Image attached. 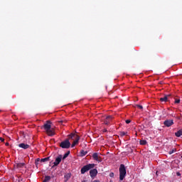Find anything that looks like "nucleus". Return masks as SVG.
<instances>
[{"label":"nucleus","mask_w":182,"mask_h":182,"mask_svg":"<svg viewBox=\"0 0 182 182\" xmlns=\"http://www.w3.org/2000/svg\"><path fill=\"white\" fill-rule=\"evenodd\" d=\"M52 122L50 120L46 121V123L43 124L41 127L46 130V134L48 136H55V129L52 128Z\"/></svg>","instance_id":"f257e3e1"},{"label":"nucleus","mask_w":182,"mask_h":182,"mask_svg":"<svg viewBox=\"0 0 182 182\" xmlns=\"http://www.w3.org/2000/svg\"><path fill=\"white\" fill-rule=\"evenodd\" d=\"M127 171H126V166L124 164H121L119 166V180L120 181H123L124 178L126 177Z\"/></svg>","instance_id":"f03ea898"},{"label":"nucleus","mask_w":182,"mask_h":182,"mask_svg":"<svg viewBox=\"0 0 182 182\" xmlns=\"http://www.w3.org/2000/svg\"><path fill=\"white\" fill-rule=\"evenodd\" d=\"M95 164H89L85 166H84L81 168V174H85L87 171H89V170H92V168H95Z\"/></svg>","instance_id":"7ed1b4c3"},{"label":"nucleus","mask_w":182,"mask_h":182,"mask_svg":"<svg viewBox=\"0 0 182 182\" xmlns=\"http://www.w3.org/2000/svg\"><path fill=\"white\" fill-rule=\"evenodd\" d=\"M60 147H61V149H69V147H70V141H69V139L61 141L60 144Z\"/></svg>","instance_id":"20e7f679"},{"label":"nucleus","mask_w":182,"mask_h":182,"mask_svg":"<svg viewBox=\"0 0 182 182\" xmlns=\"http://www.w3.org/2000/svg\"><path fill=\"white\" fill-rule=\"evenodd\" d=\"M164 124L166 127H171L174 124V121L173 119H166L164 122Z\"/></svg>","instance_id":"39448f33"},{"label":"nucleus","mask_w":182,"mask_h":182,"mask_svg":"<svg viewBox=\"0 0 182 182\" xmlns=\"http://www.w3.org/2000/svg\"><path fill=\"white\" fill-rule=\"evenodd\" d=\"M92 159L93 160H95V161H98V163H102V157H100L97 153H94L92 154Z\"/></svg>","instance_id":"423d86ee"},{"label":"nucleus","mask_w":182,"mask_h":182,"mask_svg":"<svg viewBox=\"0 0 182 182\" xmlns=\"http://www.w3.org/2000/svg\"><path fill=\"white\" fill-rule=\"evenodd\" d=\"M90 175L92 178H94V177H96L97 176V169L93 168L90 171Z\"/></svg>","instance_id":"0eeeda50"},{"label":"nucleus","mask_w":182,"mask_h":182,"mask_svg":"<svg viewBox=\"0 0 182 182\" xmlns=\"http://www.w3.org/2000/svg\"><path fill=\"white\" fill-rule=\"evenodd\" d=\"M113 119V117L109 115L106 117V119L104 120V124H106V126H109L110 124V120Z\"/></svg>","instance_id":"6e6552de"},{"label":"nucleus","mask_w":182,"mask_h":182,"mask_svg":"<svg viewBox=\"0 0 182 182\" xmlns=\"http://www.w3.org/2000/svg\"><path fill=\"white\" fill-rule=\"evenodd\" d=\"M62 161V155H59L56 159L54 162V166H59L60 162Z\"/></svg>","instance_id":"1a4fd4ad"},{"label":"nucleus","mask_w":182,"mask_h":182,"mask_svg":"<svg viewBox=\"0 0 182 182\" xmlns=\"http://www.w3.org/2000/svg\"><path fill=\"white\" fill-rule=\"evenodd\" d=\"M80 140V136H77L75 139L74 141L73 142V144H71V147L72 149H73V147H75V146H76V144H79V141Z\"/></svg>","instance_id":"9d476101"},{"label":"nucleus","mask_w":182,"mask_h":182,"mask_svg":"<svg viewBox=\"0 0 182 182\" xmlns=\"http://www.w3.org/2000/svg\"><path fill=\"white\" fill-rule=\"evenodd\" d=\"M168 97H170V95H165L164 97H161L159 99L160 102H161L162 103H166V102H168Z\"/></svg>","instance_id":"9b49d317"},{"label":"nucleus","mask_w":182,"mask_h":182,"mask_svg":"<svg viewBox=\"0 0 182 182\" xmlns=\"http://www.w3.org/2000/svg\"><path fill=\"white\" fill-rule=\"evenodd\" d=\"M18 147H20L21 149H23L24 150H26L27 149H29L30 146L29 144L21 143L18 144Z\"/></svg>","instance_id":"f8f14e48"},{"label":"nucleus","mask_w":182,"mask_h":182,"mask_svg":"<svg viewBox=\"0 0 182 182\" xmlns=\"http://www.w3.org/2000/svg\"><path fill=\"white\" fill-rule=\"evenodd\" d=\"M79 135L76 134H70L68 135V139L71 140H75L77 137H78Z\"/></svg>","instance_id":"ddd939ff"},{"label":"nucleus","mask_w":182,"mask_h":182,"mask_svg":"<svg viewBox=\"0 0 182 182\" xmlns=\"http://www.w3.org/2000/svg\"><path fill=\"white\" fill-rule=\"evenodd\" d=\"M175 136H176V137H181V136H182V129H180L179 131L176 132Z\"/></svg>","instance_id":"4468645a"},{"label":"nucleus","mask_w":182,"mask_h":182,"mask_svg":"<svg viewBox=\"0 0 182 182\" xmlns=\"http://www.w3.org/2000/svg\"><path fill=\"white\" fill-rule=\"evenodd\" d=\"M50 159V156L44 158V159H41V163H45L46 161H49Z\"/></svg>","instance_id":"2eb2a0df"},{"label":"nucleus","mask_w":182,"mask_h":182,"mask_svg":"<svg viewBox=\"0 0 182 182\" xmlns=\"http://www.w3.org/2000/svg\"><path fill=\"white\" fill-rule=\"evenodd\" d=\"M23 166H25V163H18L16 164V167L18 168H22V167H23Z\"/></svg>","instance_id":"dca6fc26"},{"label":"nucleus","mask_w":182,"mask_h":182,"mask_svg":"<svg viewBox=\"0 0 182 182\" xmlns=\"http://www.w3.org/2000/svg\"><path fill=\"white\" fill-rule=\"evenodd\" d=\"M80 154H81V156L83 157L84 156H86V154H87V151L81 150Z\"/></svg>","instance_id":"f3484780"},{"label":"nucleus","mask_w":182,"mask_h":182,"mask_svg":"<svg viewBox=\"0 0 182 182\" xmlns=\"http://www.w3.org/2000/svg\"><path fill=\"white\" fill-rule=\"evenodd\" d=\"M70 154V151H67V152L64 154V156H63V160H65V159H67V157H68Z\"/></svg>","instance_id":"a211bd4d"},{"label":"nucleus","mask_w":182,"mask_h":182,"mask_svg":"<svg viewBox=\"0 0 182 182\" xmlns=\"http://www.w3.org/2000/svg\"><path fill=\"white\" fill-rule=\"evenodd\" d=\"M50 176H46L45 178H44V180L43 181L44 182H48V181H50Z\"/></svg>","instance_id":"6ab92c4d"},{"label":"nucleus","mask_w":182,"mask_h":182,"mask_svg":"<svg viewBox=\"0 0 182 182\" xmlns=\"http://www.w3.org/2000/svg\"><path fill=\"white\" fill-rule=\"evenodd\" d=\"M140 144L141 146H146V144H147V141H146V140H141L140 141Z\"/></svg>","instance_id":"aec40b11"},{"label":"nucleus","mask_w":182,"mask_h":182,"mask_svg":"<svg viewBox=\"0 0 182 182\" xmlns=\"http://www.w3.org/2000/svg\"><path fill=\"white\" fill-rule=\"evenodd\" d=\"M20 136L21 137H23V139H25V137H26V134H25L24 132H20Z\"/></svg>","instance_id":"412c9836"},{"label":"nucleus","mask_w":182,"mask_h":182,"mask_svg":"<svg viewBox=\"0 0 182 182\" xmlns=\"http://www.w3.org/2000/svg\"><path fill=\"white\" fill-rule=\"evenodd\" d=\"M127 134V132H119V136H121V137H123L124 136H126Z\"/></svg>","instance_id":"4be33fe9"},{"label":"nucleus","mask_w":182,"mask_h":182,"mask_svg":"<svg viewBox=\"0 0 182 182\" xmlns=\"http://www.w3.org/2000/svg\"><path fill=\"white\" fill-rule=\"evenodd\" d=\"M65 178H66V180H69V178H70V173H67L65 175Z\"/></svg>","instance_id":"5701e85b"},{"label":"nucleus","mask_w":182,"mask_h":182,"mask_svg":"<svg viewBox=\"0 0 182 182\" xmlns=\"http://www.w3.org/2000/svg\"><path fill=\"white\" fill-rule=\"evenodd\" d=\"M39 161H41V159L38 158V159L36 160V166H38Z\"/></svg>","instance_id":"b1692460"},{"label":"nucleus","mask_w":182,"mask_h":182,"mask_svg":"<svg viewBox=\"0 0 182 182\" xmlns=\"http://www.w3.org/2000/svg\"><path fill=\"white\" fill-rule=\"evenodd\" d=\"M174 103H175V104H178V103H180V99H175Z\"/></svg>","instance_id":"393cba45"},{"label":"nucleus","mask_w":182,"mask_h":182,"mask_svg":"<svg viewBox=\"0 0 182 182\" xmlns=\"http://www.w3.org/2000/svg\"><path fill=\"white\" fill-rule=\"evenodd\" d=\"M125 123H127V124H129V123H132V120H130V119H127V120L125 121Z\"/></svg>","instance_id":"a878e982"},{"label":"nucleus","mask_w":182,"mask_h":182,"mask_svg":"<svg viewBox=\"0 0 182 182\" xmlns=\"http://www.w3.org/2000/svg\"><path fill=\"white\" fill-rule=\"evenodd\" d=\"M136 107H138V108L140 109L141 110H142V109H143V106L139 105H136Z\"/></svg>","instance_id":"bb28decb"},{"label":"nucleus","mask_w":182,"mask_h":182,"mask_svg":"<svg viewBox=\"0 0 182 182\" xmlns=\"http://www.w3.org/2000/svg\"><path fill=\"white\" fill-rule=\"evenodd\" d=\"M176 151V149H172L171 151H169V154H173Z\"/></svg>","instance_id":"cd10ccee"},{"label":"nucleus","mask_w":182,"mask_h":182,"mask_svg":"<svg viewBox=\"0 0 182 182\" xmlns=\"http://www.w3.org/2000/svg\"><path fill=\"white\" fill-rule=\"evenodd\" d=\"M109 177H114V173L111 172V173H109Z\"/></svg>","instance_id":"c85d7f7f"},{"label":"nucleus","mask_w":182,"mask_h":182,"mask_svg":"<svg viewBox=\"0 0 182 182\" xmlns=\"http://www.w3.org/2000/svg\"><path fill=\"white\" fill-rule=\"evenodd\" d=\"M0 141H1L2 143H4V141H5V139L0 137Z\"/></svg>","instance_id":"c756f323"},{"label":"nucleus","mask_w":182,"mask_h":182,"mask_svg":"<svg viewBox=\"0 0 182 182\" xmlns=\"http://www.w3.org/2000/svg\"><path fill=\"white\" fill-rule=\"evenodd\" d=\"M176 176H178V177H180V176H181V173L180 172H176Z\"/></svg>","instance_id":"7c9ffc66"},{"label":"nucleus","mask_w":182,"mask_h":182,"mask_svg":"<svg viewBox=\"0 0 182 182\" xmlns=\"http://www.w3.org/2000/svg\"><path fill=\"white\" fill-rule=\"evenodd\" d=\"M102 132H103V133H106V132H107V129H104L102 130Z\"/></svg>","instance_id":"2f4dec72"},{"label":"nucleus","mask_w":182,"mask_h":182,"mask_svg":"<svg viewBox=\"0 0 182 182\" xmlns=\"http://www.w3.org/2000/svg\"><path fill=\"white\" fill-rule=\"evenodd\" d=\"M92 182H100V181H99V180H95V181H92Z\"/></svg>","instance_id":"473e14b6"},{"label":"nucleus","mask_w":182,"mask_h":182,"mask_svg":"<svg viewBox=\"0 0 182 182\" xmlns=\"http://www.w3.org/2000/svg\"><path fill=\"white\" fill-rule=\"evenodd\" d=\"M5 144H6V146H9V142H6Z\"/></svg>","instance_id":"72a5a7b5"},{"label":"nucleus","mask_w":182,"mask_h":182,"mask_svg":"<svg viewBox=\"0 0 182 182\" xmlns=\"http://www.w3.org/2000/svg\"><path fill=\"white\" fill-rule=\"evenodd\" d=\"M60 123H63V121H60Z\"/></svg>","instance_id":"f704fd0d"},{"label":"nucleus","mask_w":182,"mask_h":182,"mask_svg":"<svg viewBox=\"0 0 182 182\" xmlns=\"http://www.w3.org/2000/svg\"><path fill=\"white\" fill-rule=\"evenodd\" d=\"M82 182H86V181H82Z\"/></svg>","instance_id":"c9c22d12"}]
</instances>
